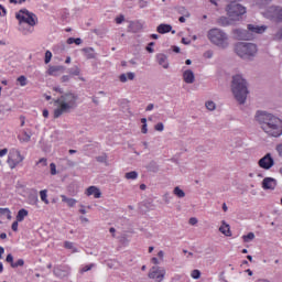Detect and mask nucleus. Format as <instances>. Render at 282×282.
Masks as SVG:
<instances>
[{"mask_svg": "<svg viewBox=\"0 0 282 282\" xmlns=\"http://www.w3.org/2000/svg\"><path fill=\"white\" fill-rule=\"evenodd\" d=\"M13 232H17V230H19V220L14 221L11 226Z\"/></svg>", "mask_w": 282, "mask_h": 282, "instance_id": "49530a36", "label": "nucleus"}, {"mask_svg": "<svg viewBox=\"0 0 282 282\" xmlns=\"http://www.w3.org/2000/svg\"><path fill=\"white\" fill-rule=\"evenodd\" d=\"M23 160H25V156L21 155V151L15 150L10 153L7 162L10 166V169H17V166H19V164H21V162H23Z\"/></svg>", "mask_w": 282, "mask_h": 282, "instance_id": "6e6552de", "label": "nucleus"}, {"mask_svg": "<svg viewBox=\"0 0 282 282\" xmlns=\"http://www.w3.org/2000/svg\"><path fill=\"white\" fill-rule=\"evenodd\" d=\"M248 32L254 36V34H263L265 30H268L267 25H257V24H248L247 25Z\"/></svg>", "mask_w": 282, "mask_h": 282, "instance_id": "ddd939ff", "label": "nucleus"}, {"mask_svg": "<svg viewBox=\"0 0 282 282\" xmlns=\"http://www.w3.org/2000/svg\"><path fill=\"white\" fill-rule=\"evenodd\" d=\"M237 56L243 58V61H252L257 56V44L248 42H239L235 46Z\"/></svg>", "mask_w": 282, "mask_h": 282, "instance_id": "7ed1b4c3", "label": "nucleus"}, {"mask_svg": "<svg viewBox=\"0 0 282 282\" xmlns=\"http://www.w3.org/2000/svg\"><path fill=\"white\" fill-rule=\"evenodd\" d=\"M8 154V149L0 150V158H3V155Z\"/></svg>", "mask_w": 282, "mask_h": 282, "instance_id": "680f3d73", "label": "nucleus"}, {"mask_svg": "<svg viewBox=\"0 0 282 282\" xmlns=\"http://www.w3.org/2000/svg\"><path fill=\"white\" fill-rule=\"evenodd\" d=\"M96 264L94 263H90V264H87L85 265L84 268L80 269V273H85V272H89V270H91V268H95Z\"/></svg>", "mask_w": 282, "mask_h": 282, "instance_id": "c9c22d12", "label": "nucleus"}, {"mask_svg": "<svg viewBox=\"0 0 282 282\" xmlns=\"http://www.w3.org/2000/svg\"><path fill=\"white\" fill-rule=\"evenodd\" d=\"M267 15L269 17V19L276 21V23H281L282 8L281 7H270L267 11Z\"/></svg>", "mask_w": 282, "mask_h": 282, "instance_id": "9d476101", "label": "nucleus"}, {"mask_svg": "<svg viewBox=\"0 0 282 282\" xmlns=\"http://www.w3.org/2000/svg\"><path fill=\"white\" fill-rule=\"evenodd\" d=\"M96 160H97V162L105 163V162H107V154L97 156Z\"/></svg>", "mask_w": 282, "mask_h": 282, "instance_id": "79ce46f5", "label": "nucleus"}, {"mask_svg": "<svg viewBox=\"0 0 282 282\" xmlns=\"http://www.w3.org/2000/svg\"><path fill=\"white\" fill-rule=\"evenodd\" d=\"M31 204H36L39 202V197L36 196H31L30 197Z\"/></svg>", "mask_w": 282, "mask_h": 282, "instance_id": "13d9d810", "label": "nucleus"}, {"mask_svg": "<svg viewBox=\"0 0 282 282\" xmlns=\"http://www.w3.org/2000/svg\"><path fill=\"white\" fill-rule=\"evenodd\" d=\"M221 226L219 227V232L225 235V237H232V231H230V225L226 224V220L221 221Z\"/></svg>", "mask_w": 282, "mask_h": 282, "instance_id": "6ab92c4d", "label": "nucleus"}, {"mask_svg": "<svg viewBox=\"0 0 282 282\" xmlns=\"http://www.w3.org/2000/svg\"><path fill=\"white\" fill-rule=\"evenodd\" d=\"M15 18L18 19L20 25H22V23H28V25L34 28V25L39 23L36 14L30 12L28 9L20 10L19 13L15 14Z\"/></svg>", "mask_w": 282, "mask_h": 282, "instance_id": "423d86ee", "label": "nucleus"}, {"mask_svg": "<svg viewBox=\"0 0 282 282\" xmlns=\"http://www.w3.org/2000/svg\"><path fill=\"white\" fill-rule=\"evenodd\" d=\"M141 132L142 133H149V129H147V123H143L141 127Z\"/></svg>", "mask_w": 282, "mask_h": 282, "instance_id": "6e6d98bb", "label": "nucleus"}, {"mask_svg": "<svg viewBox=\"0 0 282 282\" xmlns=\"http://www.w3.org/2000/svg\"><path fill=\"white\" fill-rule=\"evenodd\" d=\"M276 151L279 152V154L282 158V144L278 145Z\"/></svg>", "mask_w": 282, "mask_h": 282, "instance_id": "774afa93", "label": "nucleus"}, {"mask_svg": "<svg viewBox=\"0 0 282 282\" xmlns=\"http://www.w3.org/2000/svg\"><path fill=\"white\" fill-rule=\"evenodd\" d=\"M28 217V209H20L17 215V221H23Z\"/></svg>", "mask_w": 282, "mask_h": 282, "instance_id": "b1692460", "label": "nucleus"}, {"mask_svg": "<svg viewBox=\"0 0 282 282\" xmlns=\"http://www.w3.org/2000/svg\"><path fill=\"white\" fill-rule=\"evenodd\" d=\"M6 261H7V263H10V265L12 268V263H14V257L11 253H9L6 258Z\"/></svg>", "mask_w": 282, "mask_h": 282, "instance_id": "ea45409f", "label": "nucleus"}, {"mask_svg": "<svg viewBox=\"0 0 282 282\" xmlns=\"http://www.w3.org/2000/svg\"><path fill=\"white\" fill-rule=\"evenodd\" d=\"M226 10L229 19L232 21H241V18L246 14V7L239 3H229Z\"/></svg>", "mask_w": 282, "mask_h": 282, "instance_id": "0eeeda50", "label": "nucleus"}, {"mask_svg": "<svg viewBox=\"0 0 282 282\" xmlns=\"http://www.w3.org/2000/svg\"><path fill=\"white\" fill-rule=\"evenodd\" d=\"M18 83H20L21 87H25V85H28V78L22 75L18 77Z\"/></svg>", "mask_w": 282, "mask_h": 282, "instance_id": "473e14b6", "label": "nucleus"}, {"mask_svg": "<svg viewBox=\"0 0 282 282\" xmlns=\"http://www.w3.org/2000/svg\"><path fill=\"white\" fill-rule=\"evenodd\" d=\"M83 52H85L86 58H88V59H91V58L96 57L94 55V48H91V47L83 48Z\"/></svg>", "mask_w": 282, "mask_h": 282, "instance_id": "a878e982", "label": "nucleus"}, {"mask_svg": "<svg viewBox=\"0 0 282 282\" xmlns=\"http://www.w3.org/2000/svg\"><path fill=\"white\" fill-rule=\"evenodd\" d=\"M36 164H42V166H47V159L42 158V159H40V160L37 161Z\"/></svg>", "mask_w": 282, "mask_h": 282, "instance_id": "c03bdc74", "label": "nucleus"}, {"mask_svg": "<svg viewBox=\"0 0 282 282\" xmlns=\"http://www.w3.org/2000/svg\"><path fill=\"white\" fill-rule=\"evenodd\" d=\"M86 195L91 196L94 195L95 199H100L102 193H100V189L96 186H89L87 188Z\"/></svg>", "mask_w": 282, "mask_h": 282, "instance_id": "a211bd4d", "label": "nucleus"}, {"mask_svg": "<svg viewBox=\"0 0 282 282\" xmlns=\"http://www.w3.org/2000/svg\"><path fill=\"white\" fill-rule=\"evenodd\" d=\"M50 61H52V52L46 51L45 52V58H44L45 65H47L50 63Z\"/></svg>", "mask_w": 282, "mask_h": 282, "instance_id": "e433bc0d", "label": "nucleus"}, {"mask_svg": "<svg viewBox=\"0 0 282 282\" xmlns=\"http://www.w3.org/2000/svg\"><path fill=\"white\" fill-rule=\"evenodd\" d=\"M126 180H138V173L135 171H131L126 173Z\"/></svg>", "mask_w": 282, "mask_h": 282, "instance_id": "bb28decb", "label": "nucleus"}, {"mask_svg": "<svg viewBox=\"0 0 282 282\" xmlns=\"http://www.w3.org/2000/svg\"><path fill=\"white\" fill-rule=\"evenodd\" d=\"M50 169H51V175H56V164L55 163H51L50 164Z\"/></svg>", "mask_w": 282, "mask_h": 282, "instance_id": "37998d69", "label": "nucleus"}, {"mask_svg": "<svg viewBox=\"0 0 282 282\" xmlns=\"http://www.w3.org/2000/svg\"><path fill=\"white\" fill-rule=\"evenodd\" d=\"M163 199H164V202H165V204H170V199H169V194H165L164 196H163Z\"/></svg>", "mask_w": 282, "mask_h": 282, "instance_id": "338daca9", "label": "nucleus"}, {"mask_svg": "<svg viewBox=\"0 0 282 282\" xmlns=\"http://www.w3.org/2000/svg\"><path fill=\"white\" fill-rule=\"evenodd\" d=\"M79 220L82 224H89V218H87L85 216H79Z\"/></svg>", "mask_w": 282, "mask_h": 282, "instance_id": "09e8293b", "label": "nucleus"}, {"mask_svg": "<svg viewBox=\"0 0 282 282\" xmlns=\"http://www.w3.org/2000/svg\"><path fill=\"white\" fill-rule=\"evenodd\" d=\"M207 36L210 43L220 50H227L228 45H230L228 34L220 29L209 30Z\"/></svg>", "mask_w": 282, "mask_h": 282, "instance_id": "20e7f679", "label": "nucleus"}, {"mask_svg": "<svg viewBox=\"0 0 282 282\" xmlns=\"http://www.w3.org/2000/svg\"><path fill=\"white\" fill-rule=\"evenodd\" d=\"M147 6H148L147 1H144V0L139 1V8L143 9V8H147Z\"/></svg>", "mask_w": 282, "mask_h": 282, "instance_id": "3c124183", "label": "nucleus"}, {"mask_svg": "<svg viewBox=\"0 0 282 282\" xmlns=\"http://www.w3.org/2000/svg\"><path fill=\"white\" fill-rule=\"evenodd\" d=\"M181 42L183 45H191V40H186V37H182Z\"/></svg>", "mask_w": 282, "mask_h": 282, "instance_id": "4d7b16f0", "label": "nucleus"}, {"mask_svg": "<svg viewBox=\"0 0 282 282\" xmlns=\"http://www.w3.org/2000/svg\"><path fill=\"white\" fill-rule=\"evenodd\" d=\"M155 131H164V123L159 122L154 127Z\"/></svg>", "mask_w": 282, "mask_h": 282, "instance_id": "a19ab883", "label": "nucleus"}, {"mask_svg": "<svg viewBox=\"0 0 282 282\" xmlns=\"http://www.w3.org/2000/svg\"><path fill=\"white\" fill-rule=\"evenodd\" d=\"M72 43H75V45H80V43H83V40L77 37V39H72Z\"/></svg>", "mask_w": 282, "mask_h": 282, "instance_id": "8fccbe9b", "label": "nucleus"}, {"mask_svg": "<svg viewBox=\"0 0 282 282\" xmlns=\"http://www.w3.org/2000/svg\"><path fill=\"white\" fill-rule=\"evenodd\" d=\"M64 246L67 250H72V242L66 241Z\"/></svg>", "mask_w": 282, "mask_h": 282, "instance_id": "69168bd1", "label": "nucleus"}, {"mask_svg": "<svg viewBox=\"0 0 282 282\" xmlns=\"http://www.w3.org/2000/svg\"><path fill=\"white\" fill-rule=\"evenodd\" d=\"M123 21H124V15H122V14L116 18V23L118 25H120V23H122Z\"/></svg>", "mask_w": 282, "mask_h": 282, "instance_id": "a18cd8bd", "label": "nucleus"}, {"mask_svg": "<svg viewBox=\"0 0 282 282\" xmlns=\"http://www.w3.org/2000/svg\"><path fill=\"white\" fill-rule=\"evenodd\" d=\"M173 193H174V195H175L176 197H178L180 199H182L183 197H186V193L183 192V189L180 188V186H176V187L174 188Z\"/></svg>", "mask_w": 282, "mask_h": 282, "instance_id": "393cba45", "label": "nucleus"}, {"mask_svg": "<svg viewBox=\"0 0 282 282\" xmlns=\"http://www.w3.org/2000/svg\"><path fill=\"white\" fill-rule=\"evenodd\" d=\"M173 30V26L171 24H160L156 28V32H159V34H169V32H171Z\"/></svg>", "mask_w": 282, "mask_h": 282, "instance_id": "412c9836", "label": "nucleus"}, {"mask_svg": "<svg viewBox=\"0 0 282 282\" xmlns=\"http://www.w3.org/2000/svg\"><path fill=\"white\" fill-rule=\"evenodd\" d=\"M145 169L148 171H150L151 173H158V171H160V166L158 165V163L155 161H151Z\"/></svg>", "mask_w": 282, "mask_h": 282, "instance_id": "5701e85b", "label": "nucleus"}, {"mask_svg": "<svg viewBox=\"0 0 282 282\" xmlns=\"http://www.w3.org/2000/svg\"><path fill=\"white\" fill-rule=\"evenodd\" d=\"M164 274H166L165 270H160V267H153L149 272V279H155L156 282H162L164 279Z\"/></svg>", "mask_w": 282, "mask_h": 282, "instance_id": "f8f14e48", "label": "nucleus"}, {"mask_svg": "<svg viewBox=\"0 0 282 282\" xmlns=\"http://www.w3.org/2000/svg\"><path fill=\"white\" fill-rule=\"evenodd\" d=\"M61 198H62V202H65L67 206L72 207V198H67V196L65 195H62Z\"/></svg>", "mask_w": 282, "mask_h": 282, "instance_id": "58836bf2", "label": "nucleus"}, {"mask_svg": "<svg viewBox=\"0 0 282 282\" xmlns=\"http://www.w3.org/2000/svg\"><path fill=\"white\" fill-rule=\"evenodd\" d=\"M1 11H2V17H6L8 14V11L6 10V8H3V6L0 4V17H1Z\"/></svg>", "mask_w": 282, "mask_h": 282, "instance_id": "864d4df0", "label": "nucleus"}, {"mask_svg": "<svg viewBox=\"0 0 282 282\" xmlns=\"http://www.w3.org/2000/svg\"><path fill=\"white\" fill-rule=\"evenodd\" d=\"M260 169H264V171H270L274 166V159H272V154L267 153L263 158H261L258 162Z\"/></svg>", "mask_w": 282, "mask_h": 282, "instance_id": "9b49d317", "label": "nucleus"}, {"mask_svg": "<svg viewBox=\"0 0 282 282\" xmlns=\"http://www.w3.org/2000/svg\"><path fill=\"white\" fill-rule=\"evenodd\" d=\"M40 196L42 202H44V204H50V200H47V189L41 191Z\"/></svg>", "mask_w": 282, "mask_h": 282, "instance_id": "c85d7f7f", "label": "nucleus"}, {"mask_svg": "<svg viewBox=\"0 0 282 282\" xmlns=\"http://www.w3.org/2000/svg\"><path fill=\"white\" fill-rule=\"evenodd\" d=\"M78 213H80V215H86L87 209H85V206L80 205L79 208H78Z\"/></svg>", "mask_w": 282, "mask_h": 282, "instance_id": "de8ad7c7", "label": "nucleus"}, {"mask_svg": "<svg viewBox=\"0 0 282 282\" xmlns=\"http://www.w3.org/2000/svg\"><path fill=\"white\" fill-rule=\"evenodd\" d=\"M205 107H206V109H208V111H215V109L217 108V106L215 105L214 101H207L205 104Z\"/></svg>", "mask_w": 282, "mask_h": 282, "instance_id": "c756f323", "label": "nucleus"}, {"mask_svg": "<svg viewBox=\"0 0 282 282\" xmlns=\"http://www.w3.org/2000/svg\"><path fill=\"white\" fill-rule=\"evenodd\" d=\"M256 121L259 122L262 131L272 138L282 135V120L267 111L258 110L256 113Z\"/></svg>", "mask_w": 282, "mask_h": 282, "instance_id": "f257e3e1", "label": "nucleus"}, {"mask_svg": "<svg viewBox=\"0 0 282 282\" xmlns=\"http://www.w3.org/2000/svg\"><path fill=\"white\" fill-rule=\"evenodd\" d=\"M183 79L187 85H193L195 83V73L191 69L185 70L183 73Z\"/></svg>", "mask_w": 282, "mask_h": 282, "instance_id": "2eb2a0df", "label": "nucleus"}, {"mask_svg": "<svg viewBox=\"0 0 282 282\" xmlns=\"http://www.w3.org/2000/svg\"><path fill=\"white\" fill-rule=\"evenodd\" d=\"M155 106L153 105V104H149L148 106H147V108H145V111H153V108H154Z\"/></svg>", "mask_w": 282, "mask_h": 282, "instance_id": "bf43d9fd", "label": "nucleus"}, {"mask_svg": "<svg viewBox=\"0 0 282 282\" xmlns=\"http://www.w3.org/2000/svg\"><path fill=\"white\" fill-rule=\"evenodd\" d=\"M188 224H189L191 226H196V224H197V218H195V217L189 218Z\"/></svg>", "mask_w": 282, "mask_h": 282, "instance_id": "603ef678", "label": "nucleus"}, {"mask_svg": "<svg viewBox=\"0 0 282 282\" xmlns=\"http://www.w3.org/2000/svg\"><path fill=\"white\" fill-rule=\"evenodd\" d=\"M272 2V0H257L258 6L261 8H265V6H269Z\"/></svg>", "mask_w": 282, "mask_h": 282, "instance_id": "72a5a7b5", "label": "nucleus"}, {"mask_svg": "<svg viewBox=\"0 0 282 282\" xmlns=\"http://www.w3.org/2000/svg\"><path fill=\"white\" fill-rule=\"evenodd\" d=\"M31 138L32 137L30 134H28V132H24V135L19 137V140H20V142H30Z\"/></svg>", "mask_w": 282, "mask_h": 282, "instance_id": "f704fd0d", "label": "nucleus"}, {"mask_svg": "<svg viewBox=\"0 0 282 282\" xmlns=\"http://www.w3.org/2000/svg\"><path fill=\"white\" fill-rule=\"evenodd\" d=\"M10 209L8 208H0V215H7V213H9Z\"/></svg>", "mask_w": 282, "mask_h": 282, "instance_id": "e2e57ef3", "label": "nucleus"}, {"mask_svg": "<svg viewBox=\"0 0 282 282\" xmlns=\"http://www.w3.org/2000/svg\"><path fill=\"white\" fill-rule=\"evenodd\" d=\"M218 25H221L223 28H228V25H235V20L227 17H220L217 20Z\"/></svg>", "mask_w": 282, "mask_h": 282, "instance_id": "f3484780", "label": "nucleus"}, {"mask_svg": "<svg viewBox=\"0 0 282 282\" xmlns=\"http://www.w3.org/2000/svg\"><path fill=\"white\" fill-rule=\"evenodd\" d=\"M23 265H25V260L19 259L17 262L12 263L11 268H23Z\"/></svg>", "mask_w": 282, "mask_h": 282, "instance_id": "7c9ffc66", "label": "nucleus"}, {"mask_svg": "<svg viewBox=\"0 0 282 282\" xmlns=\"http://www.w3.org/2000/svg\"><path fill=\"white\" fill-rule=\"evenodd\" d=\"M127 78L128 80H133V78H135V73H127V74H121L119 76V80L120 83H127Z\"/></svg>", "mask_w": 282, "mask_h": 282, "instance_id": "4be33fe9", "label": "nucleus"}, {"mask_svg": "<svg viewBox=\"0 0 282 282\" xmlns=\"http://www.w3.org/2000/svg\"><path fill=\"white\" fill-rule=\"evenodd\" d=\"M25 1H28V0H9V3H14V4H17V3H25Z\"/></svg>", "mask_w": 282, "mask_h": 282, "instance_id": "5fc2aeb1", "label": "nucleus"}, {"mask_svg": "<svg viewBox=\"0 0 282 282\" xmlns=\"http://www.w3.org/2000/svg\"><path fill=\"white\" fill-rule=\"evenodd\" d=\"M191 276H192V279H200V276H202V271H199V270H197V269H194L193 271H192V273H191Z\"/></svg>", "mask_w": 282, "mask_h": 282, "instance_id": "2f4dec72", "label": "nucleus"}, {"mask_svg": "<svg viewBox=\"0 0 282 282\" xmlns=\"http://www.w3.org/2000/svg\"><path fill=\"white\" fill-rule=\"evenodd\" d=\"M167 58H169V57H167L166 55L162 54V53H160V54L156 55V61H158L159 65H162V67H163L164 69H169V62H167Z\"/></svg>", "mask_w": 282, "mask_h": 282, "instance_id": "aec40b11", "label": "nucleus"}, {"mask_svg": "<svg viewBox=\"0 0 282 282\" xmlns=\"http://www.w3.org/2000/svg\"><path fill=\"white\" fill-rule=\"evenodd\" d=\"M73 76H78V74H80V68L75 67V69L73 70Z\"/></svg>", "mask_w": 282, "mask_h": 282, "instance_id": "052dcab7", "label": "nucleus"}, {"mask_svg": "<svg viewBox=\"0 0 282 282\" xmlns=\"http://www.w3.org/2000/svg\"><path fill=\"white\" fill-rule=\"evenodd\" d=\"M155 45V42H150L148 44V46L145 47L147 52H149V54H153V52H155V50H153V46Z\"/></svg>", "mask_w": 282, "mask_h": 282, "instance_id": "4c0bfd02", "label": "nucleus"}, {"mask_svg": "<svg viewBox=\"0 0 282 282\" xmlns=\"http://www.w3.org/2000/svg\"><path fill=\"white\" fill-rule=\"evenodd\" d=\"M262 188H264V191H274V188H276V180L272 177L263 178Z\"/></svg>", "mask_w": 282, "mask_h": 282, "instance_id": "4468645a", "label": "nucleus"}, {"mask_svg": "<svg viewBox=\"0 0 282 282\" xmlns=\"http://www.w3.org/2000/svg\"><path fill=\"white\" fill-rule=\"evenodd\" d=\"M231 91L239 102V105H246L248 98V82L241 75H235L231 82Z\"/></svg>", "mask_w": 282, "mask_h": 282, "instance_id": "f03ea898", "label": "nucleus"}, {"mask_svg": "<svg viewBox=\"0 0 282 282\" xmlns=\"http://www.w3.org/2000/svg\"><path fill=\"white\" fill-rule=\"evenodd\" d=\"M65 72V67L63 66H50L47 74L48 76H58Z\"/></svg>", "mask_w": 282, "mask_h": 282, "instance_id": "dca6fc26", "label": "nucleus"}, {"mask_svg": "<svg viewBox=\"0 0 282 282\" xmlns=\"http://www.w3.org/2000/svg\"><path fill=\"white\" fill-rule=\"evenodd\" d=\"M245 243H250L254 239V232H249L248 235L242 236Z\"/></svg>", "mask_w": 282, "mask_h": 282, "instance_id": "cd10ccee", "label": "nucleus"}, {"mask_svg": "<svg viewBox=\"0 0 282 282\" xmlns=\"http://www.w3.org/2000/svg\"><path fill=\"white\" fill-rule=\"evenodd\" d=\"M55 105H58V108L54 110V118H61L63 113H68L69 109H72V93L62 95L55 100Z\"/></svg>", "mask_w": 282, "mask_h": 282, "instance_id": "39448f33", "label": "nucleus"}, {"mask_svg": "<svg viewBox=\"0 0 282 282\" xmlns=\"http://www.w3.org/2000/svg\"><path fill=\"white\" fill-rule=\"evenodd\" d=\"M206 58H213V51H207L205 53Z\"/></svg>", "mask_w": 282, "mask_h": 282, "instance_id": "0e129e2a", "label": "nucleus"}, {"mask_svg": "<svg viewBox=\"0 0 282 282\" xmlns=\"http://www.w3.org/2000/svg\"><path fill=\"white\" fill-rule=\"evenodd\" d=\"M232 34L238 41H252L254 39V35L246 29H234Z\"/></svg>", "mask_w": 282, "mask_h": 282, "instance_id": "1a4fd4ad", "label": "nucleus"}]
</instances>
